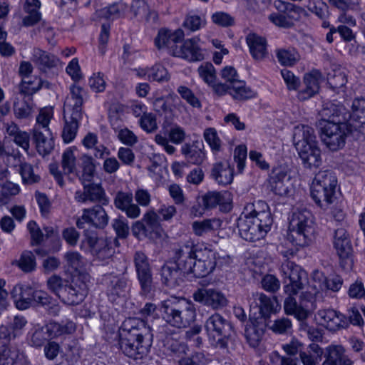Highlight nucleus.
I'll return each instance as SVG.
<instances>
[{
  "label": "nucleus",
  "mask_w": 365,
  "mask_h": 365,
  "mask_svg": "<svg viewBox=\"0 0 365 365\" xmlns=\"http://www.w3.org/2000/svg\"><path fill=\"white\" fill-rule=\"evenodd\" d=\"M172 56L180 57L189 61H200L205 58L202 49L195 38L186 40L182 45L173 50Z\"/></svg>",
  "instance_id": "26"
},
{
  "label": "nucleus",
  "mask_w": 365,
  "mask_h": 365,
  "mask_svg": "<svg viewBox=\"0 0 365 365\" xmlns=\"http://www.w3.org/2000/svg\"><path fill=\"white\" fill-rule=\"evenodd\" d=\"M181 153L187 162L193 165H200L206 158L202 142L185 143L181 147Z\"/></svg>",
  "instance_id": "32"
},
{
  "label": "nucleus",
  "mask_w": 365,
  "mask_h": 365,
  "mask_svg": "<svg viewBox=\"0 0 365 365\" xmlns=\"http://www.w3.org/2000/svg\"><path fill=\"white\" fill-rule=\"evenodd\" d=\"M246 41L253 58L262 61L267 56V41L263 37L255 34H250Z\"/></svg>",
  "instance_id": "36"
},
{
  "label": "nucleus",
  "mask_w": 365,
  "mask_h": 365,
  "mask_svg": "<svg viewBox=\"0 0 365 365\" xmlns=\"http://www.w3.org/2000/svg\"><path fill=\"white\" fill-rule=\"evenodd\" d=\"M273 220L267 204L259 200L247 204L237 219V227L242 238L255 242L264 238L270 230Z\"/></svg>",
  "instance_id": "2"
},
{
  "label": "nucleus",
  "mask_w": 365,
  "mask_h": 365,
  "mask_svg": "<svg viewBox=\"0 0 365 365\" xmlns=\"http://www.w3.org/2000/svg\"><path fill=\"white\" fill-rule=\"evenodd\" d=\"M114 250L110 245L106 239L104 240V245L99 246L93 252L94 255L99 261L104 263H108V260L113 257Z\"/></svg>",
  "instance_id": "60"
},
{
  "label": "nucleus",
  "mask_w": 365,
  "mask_h": 365,
  "mask_svg": "<svg viewBox=\"0 0 365 365\" xmlns=\"http://www.w3.org/2000/svg\"><path fill=\"white\" fill-rule=\"evenodd\" d=\"M293 141L304 167L317 168L320 165V150L317 145L314 130L309 125H300L294 128Z\"/></svg>",
  "instance_id": "5"
},
{
  "label": "nucleus",
  "mask_w": 365,
  "mask_h": 365,
  "mask_svg": "<svg viewBox=\"0 0 365 365\" xmlns=\"http://www.w3.org/2000/svg\"><path fill=\"white\" fill-rule=\"evenodd\" d=\"M229 94L235 100L243 101L255 96V93L246 86L243 81L239 79L234 81L230 85Z\"/></svg>",
  "instance_id": "44"
},
{
  "label": "nucleus",
  "mask_w": 365,
  "mask_h": 365,
  "mask_svg": "<svg viewBox=\"0 0 365 365\" xmlns=\"http://www.w3.org/2000/svg\"><path fill=\"white\" fill-rule=\"evenodd\" d=\"M116 269L118 274H106L103 279L108 299L113 303L124 300L129 291V281L124 276L127 270L126 262L123 259L118 260V266L116 265Z\"/></svg>",
  "instance_id": "8"
},
{
  "label": "nucleus",
  "mask_w": 365,
  "mask_h": 365,
  "mask_svg": "<svg viewBox=\"0 0 365 365\" xmlns=\"http://www.w3.org/2000/svg\"><path fill=\"white\" fill-rule=\"evenodd\" d=\"M86 91L79 86L73 84L70 86V93L67 96L63 108V113L71 114L76 118L83 116V104L86 97Z\"/></svg>",
  "instance_id": "18"
},
{
  "label": "nucleus",
  "mask_w": 365,
  "mask_h": 365,
  "mask_svg": "<svg viewBox=\"0 0 365 365\" xmlns=\"http://www.w3.org/2000/svg\"><path fill=\"white\" fill-rule=\"evenodd\" d=\"M269 185L276 195L285 196L291 189V176L284 168H274L269 175Z\"/></svg>",
  "instance_id": "22"
},
{
  "label": "nucleus",
  "mask_w": 365,
  "mask_h": 365,
  "mask_svg": "<svg viewBox=\"0 0 365 365\" xmlns=\"http://www.w3.org/2000/svg\"><path fill=\"white\" fill-rule=\"evenodd\" d=\"M184 36V31L180 29L174 31L160 29L155 39V43L159 49L166 48L172 55L173 50L179 47L177 43L182 41Z\"/></svg>",
  "instance_id": "25"
},
{
  "label": "nucleus",
  "mask_w": 365,
  "mask_h": 365,
  "mask_svg": "<svg viewBox=\"0 0 365 365\" xmlns=\"http://www.w3.org/2000/svg\"><path fill=\"white\" fill-rule=\"evenodd\" d=\"M19 173L23 182L26 184H33L40 180V177L35 174L32 165L27 163H23L20 165Z\"/></svg>",
  "instance_id": "59"
},
{
  "label": "nucleus",
  "mask_w": 365,
  "mask_h": 365,
  "mask_svg": "<svg viewBox=\"0 0 365 365\" xmlns=\"http://www.w3.org/2000/svg\"><path fill=\"white\" fill-rule=\"evenodd\" d=\"M334 245L340 258L341 267L344 269H350L352 267L351 246L344 226L335 230Z\"/></svg>",
  "instance_id": "14"
},
{
  "label": "nucleus",
  "mask_w": 365,
  "mask_h": 365,
  "mask_svg": "<svg viewBox=\"0 0 365 365\" xmlns=\"http://www.w3.org/2000/svg\"><path fill=\"white\" fill-rule=\"evenodd\" d=\"M288 297L284 302V309L286 314L294 315L298 320L306 319L309 316V312L302 305H299L293 297L294 294H287Z\"/></svg>",
  "instance_id": "42"
},
{
  "label": "nucleus",
  "mask_w": 365,
  "mask_h": 365,
  "mask_svg": "<svg viewBox=\"0 0 365 365\" xmlns=\"http://www.w3.org/2000/svg\"><path fill=\"white\" fill-rule=\"evenodd\" d=\"M81 174L79 175V180L82 183L91 182L94 177L96 171V163L94 158L84 154L81 158Z\"/></svg>",
  "instance_id": "43"
},
{
  "label": "nucleus",
  "mask_w": 365,
  "mask_h": 365,
  "mask_svg": "<svg viewBox=\"0 0 365 365\" xmlns=\"http://www.w3.org/2000/svg\"><path fill=\"white\" fill-rule=\"evenodd\" d=\"M324 78L322 73L318 70H313L310 73H307L304 77V85H307L317 93L319 92L320 83Z\"/></svg>",
  "instance_id": "61"
},
{
  "label": "nucleus",
  "mask_w": 365,
  "mask_h": 365,
  "mask_svg": "<svg viewBox=\"0 0 365 365\" xmlns=\"http://www.w3.org/2000/svg\"><path fill=\"white\" fill-rule=\"evenodd\" d=\"M82 184L83 188H86L89 201L100 202L103 205H108L109 200L106 196L104 190L100 185L91 182Z\"/></svg>",
  "instance_id": "45"
},
{
  "label": "nucleus",
  "mask_w": 365,
  "mask_h": 365,
  "mask_svg": "<svg viewBox=\"0 0 365 365\" xmlns=\"http://www.w3.org/2000/svg\"><path fill=\"white\" fill-rule=\"evenodd\" d=\"M141 128L147 133H153L158 129L156 117L152 113L143 115L139 120Z\"/></svg>",
  "instance_id": "62"
},
{
  "label": "nucleus",
  "mask_w": 365,
  "mask_h": 365,
  "mask_svg": "<svg viewBox=\"0 0 365 365\" xmlns=\"http://www.w3.org/2000/svg\"><path fill=\"white\" fill-rule=\"evenodd\" d=\"M211 176L219 185H230L233 180V168L228 162L217 163L213 165Z\"/></svg>",
  "instance_id": "37"
},
{
  "label": "nucleus",
  "mask_w": 365,
  "mask_h": 365,
  "mask_svg": "<svg viewBox=\"0 0 365 365\" xmlns=\"http://www.w3.org/2000/svg\"><path fill=\"white\" fill-rule=\"evenodd\" d=\"M34 289L29 286L15 285L11 291V298L16 307L19 310H25L32 306Z\"/></svg>",
  "instance_id": "31"
},
{
  "label": "nucleus",
  "mask_w": 365,
  "mask_h": 365,
  "mask_svg": "<svg viewBox=\"0 0 365 365\" xmlns=\"http://www.w3.org/2000/svg\"><path fill=\"white\" fill-rule=\"evenodd\" d=\"M134 263L141 294L147 295L153 289V277L148 259L143 252L138 251L134 255Z\"/></svg>",
  "instance_id": "13"
},
{
  "label": "nucleus",
  "mask_w": 365,
  "mask_h": 365,
  "mask_svg": "<svg viewBox=\"0 0 365 365\" xmlns=\"http://www.w3.org/2000/svg\"><path fill=\"white\" fill-rule=\"evenodd\" d=\"M205 16H198L194 14H189L186 16L182 26L184 29L194 32L200 30L206 25Z\"/></svg>",
  "instance_id": "50"
},
{
  "label": "nucleus",
  "mask_w": 365,
  "mask_h": 365,
  "mask_svg": "<svg viewBox=\"0 0 365 365\" xmlns=\"http://www.w3.org/2000/svg\"><path fill=\"white\" fill-rule=\"evenodd\" d=\"M200 77L208 85L213 84L216 80V72L211 63L202 64L197 69Z\"/></svg>",
  "instance_id": "58"
},
{
  "label": "nucleus",
  "mask_w": 365,
  "mask_h": 365,
  "mask_svg": "<svg viewBox=\"0 0 365 365\" xmlns=\"http://www.w3.org/2000/svg\"><path fill=\"white\" fill-rule=\"evenodd\" d=\"M24 272H31L36 269V257L32 252L24 251L19 260L14 263Z\"/></svg>",
  "instance_id": "49"
},
{
  "label": "nucleus",
  "mask_w": 365,
  "mask_h": 365,
  "mask_svg": "<svg viewBox=\"0 0 365 365\" xmlns=\"http://www.w3.org/2000/svg\"><path fill=\"white\" fill-rule=\"evenodd\" d=\"M115 207L123 212L130 219H136L140 215V209L138 205L133 202V195L132 192L118 191L113 198Z\"/></svg>",
  "instance_id": "24"
},
{
  "label": "nucleus",
  "mask_w": 365,
  "mask_h": 365,
  "mask_svg": "<svg viewBox=\"0 0 365 365\" xmlns=\"http://www.w3.org/2000/svg\"><path fill=\"white\" fill-rule=\"evenodd\" d=\"M278 61L283 66H292L299 60V54L294 49H278L276 51Z\"/></svg>",
  "instance_id": "53"
},
{
  "label": "nucleus",
  "mask_w": 365,
  "mask_h": 365,
  "mask_svg": "<svg viewBox=\"0 0 365 365\" xmlns=\"http://www.w3.org/2000/svg\"><path fill=\"white\" fill-rule=\"evenodd\" d=\"M170 74L161 64H155L148 68V80L157 82H167L170 80Z\"/></svg>",
  "instance_id": "54"
},
{
  "label": "nucleus",
  "mask_w": 365,
  "mask_h": 365,
  "mask_svg": "<svg viewBox=\"0 0 365 365\" xmlns=\"http://www.w3.org/2000/svg\"><path fill=\"white\" fill-rule=\"evenodd\" d=\"M277 7L284 11V14H273L269 17L276 26L282 28H290L294 26V20L298 17L300 8L292 3L278 1Z\"/></svg>",
  "instance_id": "17"
},
{
  "label": "nucleus",
  "mask_w": 365,
  "mask_h": 365,
  "mask_svg": "<svg viewBox=\"0 0 365 365\" xmlns=\"http://www.w3.org/2000/svg\"><path fill=\"white\" fill-rule=\"evenodd\" d=\"M316 232L314 217L306 209L293 212L289 222L287 240L296 247L309 245L314 239Z\"/></svg>",
  "instance_id": "4"
},
{
  "label": "nucleus",
  "mask_w": 365,
  "mask_h": 365,
  "mask_svg": "<svg viewBox=\"0 0 365 365\" xmlns=\"http://www.w3.org/2000/svg\"><path fill=\"white\" fill-rule=\"evenodd\" d=\"M11 331L4 326L0 327V365H26L27 360L19 349L11 348Z\"/></svg>",
  "instance_id": "11"
},
{
  "label": "nucleus",
  "mask_w": 365,
  "mask_h": 365,
  "mask_svg": "<svg viewBox=\"0 0 365 365\" xmlns=\"http://www.w3.org/2000/svg\"><path fill=\"white\" fill-rule=\"evenodd\" d=\"M83 116L75 117L71 114L64 113L65 125L62 132V138L66 143H69L76 138L80 121Z\"/></svg>",
  "instance_id": "41"
},
{
  "label": "nucleus",
  "mask_w": 365,
  "mask_h": 365,
  "mask_svg": "<svg viewBox=\"0 0 365 365\" xmlns=\"http://www.w3.org/2000/svg\"><path fill=\"white\" fill-rule=\"evenodd\" d=\"M43 86V81L37 77L23 79L19 85V93L24 96H31L38 92Z\"/></svg>",
  "instance_id": "47"
},
{
  "label": "nucleus",
  "mask_w": 365,
  "mask_h": 365,
  "mask_svg": "<svg viewBox=\"0 0 365 365\" xmlns=\"http://www.w3.org/2000/svg\"><path fill=\"white\" fill-rule=\"evenodd\" d=\"M76 329V324L70 320L62 321L61 323L50 322L46 325V331L51 338H58L63 335L71 334Z\"/></svg>",
  "instance_id": "39"
},
{
  "label": "nucleus",
  "mask_w": 365,
  "mask_h": 365,
  "mask_svg": "<svg viewBox=\"0 0 365 365\" xmlns=\"http://www.w3.org/2000/svg\"><path fill=\"white\" fill-rule=\"evenodd\" d=\"M319 126L322 141L332 151L341 148L345 144L346 133L353 132L349 130L347 123H319Z\"/></svg>",
  "instance_id": "10"
},
{
  "label": "nucleus",
  "mask_w": 365,
  "mask_h": 365,
  "mask_svg": "<svg viewBox=\"0 0 365 365\" xmlns=\"http://www.w3.org/2000/svg\"><path fill=\"white\" fill-rule=\"evenodd\" d=\"M177 92L180 97L192 107L197 108H201L202 105L200 100L190 88L185 86H180L177 88Z\"/></svg>",
  "instance_id": "57"
},
{
  "label": "nucleus",
  "mask_w": 365,
  "mask_h": 365,
  "mask_svg": "<svg viewBox=\"0 0 365 365\" xmlns=\"http://www.w3.org/2000/svg\"><path fill=\"white\" fill-rule=\"evenodd\" d=\"M31 60L38 69L44 73L56 67L58 63L57 57L38 48H34Z\"/></svg>",
  "instance_id": "33"
},
{
  "label": "nucleus",
  "mask_w": 365,
  "mask_h": 365,
  "mask_svg": "<svg viewBox=\"0 0 365 365\" xmlns=\"http://www.w3.org/2000/svg\"><path fill=\"white\" fill-rule=\"evenodd\" d=\"M119 348L123 353L130 358L140 359L147 356L152 343L149 341H136L125 337H119Z\"/></svg>",
  "instance_id": "21"
},
{
  "label": "nucleus",
  "mask_w": 365,
  "mask_h": 365,
  "mask_svg": "<svg viewBox=\"0 0 365 365\" xmlns=\"http://www.w3.org/2000/svg\"><path fill=\"white\" fill-rule=\"evenodd\" d=\"M268 327L275 334H284L291 330L292 324L289 319L281 317L270 322Z\"/></svg>",
  "instance_id": "56"
},
{
  "label": "nucleus",
  "mask_w": 365,
  "mask_h": 365,
  "mask_svg": "<svg viewBox=\"0 0 365 365\" xmlns=\"http://www.w3.org/2000/svg\"><path fill=\"white\" fill-rule=\"evenodd\" d=\"M265 330L266 324L262 318L250 320L245 330V336L250 346L255 348L259 345Z\"/></svg>",
  "instance_id": "29"
},
{
  "label": "nucleus",
  "mask_w": 365,
  "mask_h": 365,
  "mask_svg": "<svg viewBox=\"0 0 365 365\" xmlns=\"http://www.w3.org/2000/svg\"><path fill=\"white\" fill-rule=\"evenodd\" d=\"M21 96L22 98H16L14 102V113L19 119L29 118L34 113L36 105L33 97Z\"/></svg>",
  "instance_id": "38"
},
{
  "label": "nucleus",
  "mask_w": 365,
  "mask_h": 365,
  "mask_svg": "<svg viewBox=\"0 0 365 365\" xmlns=\"http://www.w3.org/2000/svg\"><path fill=\"white\" fill-rule=\"evenodd\" d=\"M119 337H125L136 341H149L152 343L153 334L146 323L138 318H128L123 322L119 331Z\"/></svg>",
  "instance_id": "12"
},
{
  "label": "nucleus",
  "mask_w": 365,
  "mask_h": 365,
  "mask_svg": "<svg viewBox=\"0 0 365 365\" xmlns=\"http://www.w3.org/2000/svg\"><path fill=\"white\" fill-rule=\"evenodd\" d=\"M159 311L163 319L177 329L188 327L196 317L194 305L185 298L171 297L161 302Z\"/></svg>",
  "instance_id": "3"
},
{
  "label": "nucleus",
  "mask_w": 365,
  "mask_h": 365,
  "mask_svg": "<svg viewBox=\"0 0 365 365\" xmlns=\"http://www.w3.org/2000/svg\"><path fill=\"white\" fill-rule=\"evenodd\" d=\"M232 195L228 191L208 192L202 197V204L206 209L213 208L217 205H220L223 209L230 210L232 207Z\"/></svg>",
  "instance_id": "30"
},
{
  "label": "nucleus",
  "mask_w": 365,
  "mask_h": 365,
  "mask_svg": "<svg viewBox=\"0 0 365 365\" xmlns=\"http://www.w3.org/2000/svg\"><path fill=\"white\" fill-rule=\"evenodd\" d=\"M352 112L347 113L346 123L349 130L359 131L365 135V98H357L352 103Z\"/></svg>",
  "instance_id": "20"
},
{
  "label": "nucleus",
  "mask_w": 365,
  "mask_h": 365,
  "mask_svg": "<svg viewBox=\"0 0 365 365\" xmlns=\"http://www.w3.org/2000/svg\"><path fill=\"white\" fill-rule=\"evenodd\" d=\"M322 365H354V361L346 354L341 345L330 344L325 349Z\"/></svg>",
  "instance_id": "28"
},
{
  "label": "nucleus",
  "mask_w": 365,
  "mask_h": 365,
  "mask_svg": "<svg viewBox=\"0 0 365 365\" xmlns=\"http://www.w3.org/2000/svg\"><path fill=\"white\" fill-rule=\"evenodd\" d=\"M85 278L83 275L72 277L65 289L66 298H61L60 300L68 305H76L82 302L88 293Z\"/></svg>",
  "instance_id": "15"
},
{
  "label": "nucleus",
  "mask_w": 365,
  "mask_h": 365,
  "mask_svg": "<svg viewBox=\"0 0 365 365\" xmlns=\"http://www.w3.org/2000/svg\"><path fill=\"white\" fill-rule=\"evenodd\" d=\"M193 299L203 305L211 307L214 309L222 308L227 305L225 296L214 289L200 288L192 294Z\"/></svg>",
  "instance_id": "19"
},
{
  "label": "nucleus",
  "mask_w": 365,
  "mask_h": 365,
  "mask_svg": "<svg viewBox=\"0 0 365 365\" xmlns=\"http://www.w3.org/2000/svg\"><path fill=\"white\" fill-rule=\"evenodd\" d=\"M279 270L286 294H297L304 289L308 282V276L301 267L292 261L286 260L282 264Z\"/></svg>",
  "instance_id": "9"
},
{
  "label": "nucleus",
  "mask_w": 365,
  "mask_h": 365,
  "mask_svg": "<svg viewBox=\"0 0 365 365\" xmlns=\"http://www.w3.org/2000/svg\"><path fill=\"white\" fill-rule=\"evenodd\" d=\"M53 116V110L51 107L41 108L36 116V124L33 130H50L48 125Z\"/></svg>",
  "instance_id": "48"
},
{
  "label": "nucleus",
  "mask_w": 365,
  "mask_h": 365,
  "mask_svg": "<svg viewBox=\"0 0 365 365\" xmlns=\"http://www.w3.org/2000/svg\"><path fill=\"white\" fill-rule=\"evenodd\" d=\"M70 282L57 274L51 276L46 282L47 287L53 294L61 298H66L65 289Z\"/></svg>",
  "instance_id": "46"
},
{
  "label": "nucleus",
  "mask_w": 365,
  "mask_h": 365,
  "mask_svg": "<svg viewBox=\"0 0 365 365\" xmlns=\"http://www.w3.org/2000/svg\"><path fill=\"white\" fill-rule=\"evenodd\" d=\"M247 150L245 145L237 146L234 150V160L237 163V171L242 173L245 167Z\"/></svg>",
  "instance_id": "63"
},
{
  "label": "nucleus",
  "mask_w": 365,
  "mask_h": 365,
  "mask_svg": "<svg viewBox=\"0 0 365 365\" xmlns=\"http://www.w3.org/2000/svg\"><path fill=\"white\" fill-rule=\"evenodd\" d=\"M337 180L329 170L319 171L316 174L312 186L311 196L320 207L327 209L336 199Z\"/></svg>",
  "instance_id": "6"
},
{
  "label": "nucleus",
  "mask_w": 365,
  "mask_h": 365,
  "mask_svg": "<svg viewBox=\"0 0 365 365\" xmlns=\"http://www.w3.org/2000/svg\"><path fill=\"white\" fill-rule=\"evenodd\" d=\"M250 306H255L259 309L260 313L267 317L270 313L275 312L279 305L275 297L271 298L261 292H253L250 297Z\"/></svg>",
  "instance_id": "34"
},
{
  "label": "nucleus",
  "mask_w": 365,
  "mask_h": 365,
  "mask_svg": "<svg viewBox=\"0 0 365 365\" xmlns=\"http://www.w3.org/2000/svg\"><path fill=\"white\" fill-rule=\"evenodd\" d=\"M222 221L220 218H210L202 221H195L192 228L195 235L201 237L204 235L220 229Z\"/></svg>",
  "instance_id": "40"
},
{
  "label": "nucleus",
  "mask_w": 365,
  "mask_h": 365,
  "mask_svg": "<svg viewBox=\"0 0 365 365\" xmlns=\"http://www.w3.org/2000/svg\"><path fill=\"white\" fill-rule=\"evenodd\" d=\"M203 137L213 153H217L221 150L222 141L215 128H206L204 130Z\"/></svg>",
  "instance_id": "55"
},
{
  "label": "nucleus",
  "mask_w": 365,
  "mask_h": 365,
  "mask_svg": "<svg viewBox=\"0 0 365 365\" xmlns=\"http://www.w3.org/2000/svg\"><path fill=\"white\" fill-rule=\"evenodd\" d=\"M61 165L65 173L71 174L76 172V158L73 150L67 148L62 155Z\"/></svg>",
  "instance_id": "51"
},
{
  "label": "nucleus",
  "mask_w": 365,
  "mask_h": 365,
  "mask_svg": "<svg viewBox=\"0 0 365 365\" xmlns=\"http://www.w3.org/2000/svg\"><path fill=\"white\" fill-rule=\"evenodd\" d=\"M211 20L213 24L221 26L228 27L234 24V18L229 14L224 11H216L211 16Z\"/></svg>",
  "instance_id": "64"
},
{
  "label": "nucleus",
  "mask_w": 365,
  "mask_h": 365,
  "mask_svg": "<svg viewBox=\"0 0 365 365\" xmlns=\"http://www.w3.org/2000/svg\"><path fill=\"white\" fill-rule=\"evenodd\" d=\"M321 120L319 123H346L347 113L345 108L341 105H336L332 103H326L323 106V108L319 112Z\"/></svg>",
  "instance_id": "27"
},
{
  "label": "nucleus",
  "mask_w": 365,
  "mask_h": 365,
  "mask_svg": "<svg viewBox=\"0 0 365 365\" xmlns=\"http://www.w3.org/2000/svg\"><path fill=\"white\" fill-rule=\"evenodd\" d=\"M210 344L217 349H226L233 334L232 324L218 313L210 315L205 322Z\"/></svg>",
  "instance_id": "7"
},
{
  "label": "nucleus",
  "mask_w": 365,
  "mask_h": 365,
  "mask_svg": "<svg viewBox=\"0 0 365 365\" xmlns=\"http://www.w3.org/2000/svg\"><path fill=\"white\" fill-rule=\"evenodd\" d=\"M125 10L123 4H113L98 11L97 14L100 18L115 19L119 18Z\"/></svg>",
  "instance_id": "52"
},
{
  "label": "nucleus",
  "mask_w": 365,
  "mask_h": 365,
  "mask_svg": "<svg viewBox=\"0 0 365 365\" xmlns=\"http://www.w3.org/2000/svg\"><path fill=\"white\" fill-rule=\"evenodd\" d=\"M33 139L39 154L45 155L50 153L54 147L52 133L50 130H32Z\"/></svg>",
  "instance_id": "35"
},
{
  "label": "nucleus",
  "mask_w": 365,
  "mask_h": 365,
  "mask_svg": "<svg viewBox=\"0 0 365 365\" xmlns=\"http://www.w3.org/2000/svg\"><path fill=\"white\" fill-rule=\"evenodd\" d=\"M174 252L175 262L167 263L161 269L162 281L168 287L179 286L185 274L206 277L216 267V252L206 247H195L192 242L180 244Z\"/></svg>",
  "instance_id": "1"
},
{
  "label": "nucleus",
  "mask_w": 365,
  "mask_h": 365,
  "mask_svg": "<svg viewBox=\"0 0 365 365\" xmlns=\"http://www.w3.org/2000/svg\"><path fill=\"white\" fill-rule=\"evenodd\" d=\"M109 217L103 206L96 205L91 208L84 209L83 214L76 221V226L83 229L85 223L93 225L96 228L103 229L108 223Z\"/></svg>",
  "instance_id": "16"
},
{
  "label": "nucleus",
  "mask_w": 365,
  "mask_h": 365,
  "mask_svg": "<svg viewBox=\"0 0 365 365\" xmlns=\"http://www.w3.org/2000/svg\"><path fill=\"white\" fill-rule=\"evenodd\" d=\"M317 317L321 324L330 331H337L349 326L347 317L333 309H320L317 312Z\"/></svg>",
  "instance_id": "23"
}]
</instances>
